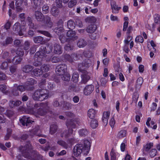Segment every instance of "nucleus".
Masks as SVG:
<instances>
[{
	"instance_id": "1",
	"label": "nucleus",
	"mask_w": 160,
	"mask_h": 160,
	"mask_svg": "<svg viewBox=\"0 0 160 160\" xmlns=\"http://www.w3.org/2000/svg\"><path fill=\"white\" fill-rule=\"evenodd\" d=\"M46 80L42 79L40 82L39 83V88L43 89H38L32 95L33 99L35 100L43 101L47 99L48 97V93L46 89H44L46 85Z\"/></svg>"
},
{
	"instance_id": "2",
	"label": "nucleus",
	"mask_w": 160,
	"mask_h": 160,
	"mask_svg": "<svg viewBox=\"0 0 160 160\" xmlns=\"http://www.w3.org/2000/svg\"><path fill=\"white\" fill-rule=\"evenodd\" d=\"M52 48L49 45L47 47L42 46L41 47L39 51L37 52L34 56V62L33 63L34 66L37 67L40 66L41 62L46 57L45 53H49L52 51Z\"/></svg>"
},
{
	"instance_id": "3",
	"label": "nucleus",
	"mask_w": 160,
	"mask_h": 160,
	"mask_svg": "<svg viewBox=\"0 0 160 160\" xmlns=\"http://www.w3.org/2000/svg\"><path fill=\"white\" fill-rule=\"evenodd\" d=\"M90 146V142L87 140H84L83 143L77 144L73 149L74 155L78 157L83 152L85 154H87L89 152Z\"/></svg>"
},
{
	"instance_id": "4",
	"label": "nucleus",
	"mask_w": 160,
	"mask_h": 160,
	"mask_svg": "<svg viewBox=\"0 0 160 160\" xmlns=\"http://www.w3.org/2000/svg\"><path fill=\"white\" fill-rule=\"evenodd\" d=\"M67 67L65 64L58 65L56 69V72L57 74L62 76L61 77L63 80L68 81L70 80V74L67 72Z\"/></svg>"
},
{
	"instance_id": "5",
	"label": "nucleus",
	"mask_w": 160,
	"mask_h": 160,
	"mask_svg": "<svg viewBox=\"0 0 160 160\" xmlns=\"http://www.w3.org/2000/svg\"><path fill=\"white\" fill-rule=\"evenodd\" d=\"M49 108L48 102L40 103L36 104L33 108V114L41 116H44L46 112V110Z\"/></svg>"
},
{
	"instance_id": "6",
	"label": "nucleus",
	"mask_w": 160,
	"mask_h": 160,
	"mask_svg": "<svg viewBox=\"0 0 160 160\" xmlns=\"http://www.w3.org/2000/svg\"><path fill=\"white\" fill-rule=\"evenodd\" d=\"M63 21L62 19L59 20L57 23L58 27L55 28L54 29L55 32L58 35L59 40L62 43L67 41V39L63 35Z\"/></svg>"
},
{
	"instance_id": "7",
	"label": "nucleus",
	"mask_w": 160,
	"mask_h": 160,
	"mask_svg": "<svg viewBox=\"0 0 160 160\" xmlns=\"http://www.w3.org/2000/svg\"><path fill=\"white\" fill-rule=\"evenodd\" d=\"M32 149V147L29 143L26 145L24 147L21 146L19 147L20 150L23 156L28 159L32 158L29 152Z\"/></svg>"
},
{
	"instance_id": "8",
	"label": "nucleus",
	"mask_w": 160,
	"mask_h": 160,
	"mask_svg": "<svg viewBox=\"0 0 160 160\" xmlns=\"http://www.w3.org/2000/svg\"><path fill=\"white\" fill-rule=\"evenodd\" d=\"M13 29L20 36H22L25 32L26 28L24 25L21 26L19 22H17L13 26Z\"/></svg>"
},
{
	"instance_id": "9",
	"label": "nucleus",
	"mask_w": 160,
	"mask_h": 160,
	"mask_svg": "<svg viewBox=\"0 0 160 160\" xmlns=\"http://www.w3.org/2000/svg\"><path fill=\"white\" fill-rule=\"evenodd\" d=\"M21 123L23 126H28L29 124L34 122L31 118L28 116H24L21 118L20 119Z\"/></svg>"
},
{
	"instance_id": "10",
	"label": "nucleus",
	"mask_w": 160,
	"mask_h": 160,
	"mask_svg": "<svg viewBox=\"0 0 160 160\" xmlns=\"http://www.w3.org/2000/svg\"><path fill=\"white\" fill-rule=\"evenodd\" d=\"M65 58L70 62H72L74 60H77L78 59L80 55L73 53L70 55L69 54H65L64 55Z\"/></svg>"
},
{
	"instance_id": "11",
	"label": "nucleus",
	"mask_w": 160,
	"mask_h": 160,
	"mask_svg": "<svg viewBox=\"0 0 160 160\" xmlns=\"http://www.w3.org/2000/svg\"><path fill=\"white\" fill-rule=\"evenodd\" d=\"M15 5L16 6V11L18 12H21L23 10V8L21 7L22 5V2H23L24 3L25 6L28 5L27 0H15Z\"/></svg>"
},
{
	"instance_id": "12",
	"label": "nucleus",
	"mask_w": 160,
	"mask_h": 160,
	"mask_svg": "<svg viewBox=\"0 0 160 160\" xmlns=\"http://www.w3.org/2000/svg\"><path fill=\"white\" fill-rule=\"evenodd\" d=\"M154 23L153 24L152 28H157V30L160 32V15L156 14L154 16Z\"/></svg>"
},
{
	"instance_id": "13",
	"label": "nucleus",
	"mask_w": 160,
	"mask_h": 160,
	"mask_svg": "<svg viewBox=\"0 0 160 160\" xmlns=\"http://www.w3.org/2000/svg\"><path fill=\"white\" fill-rule=\"evenodd\" d=\"M111 6L112 12L114 13H118L119 10L121 8V7H118L116 2L113 1H111Z\"/></svg>"
},
{
	"instance_id": "14",
	"label": "nucleus",
	"mask_w": 160,
	"mask_h": 160,
	"mask_svg": "<svg viewBox=\"0 0 160 160\" xmlns=\"http://www.w3.org/2000/svg\"><path fill=\"white\" fill-rule=\"evenodd\" d=\"M94 89V87L93 86L91 85H87L86 86L84 89V94L86 95H88L92 93Z\"/></svg>"
},
{
	"instance_id": "15",
	"label": "nucleus",
	"mask_w": 160,
	"mask_h": 160,
	"mask_svg": "<svg viewBox=\"0 0 160 160\" xmlns=\"http://www.w3.org/2000/svg\"><path fill=\"white\" fill-rule=\"evenodd\" d=\"M110 112H103L102 118V121L105 125H107L108 123V120L110 116Z\"/></svg>"
},
{
	"instance_id": "16",
	"label": "nucleus",
	"mask_w": 160,
	"mask_h": 160,
	"mask_svg": "<svg viewBox=\"0 0 160 160\" xmlns=\"http://www.w3.org/2000/svg\"><path fill=\"white\" fill-rule=\"evenodd\" d=\"M67 35L68 37L73 40L77 39L78 37L76 36V33L75 31L69 30L67 33Z\"/></svg>"
},
{
	"instance_id": "17",
	"label": "nucleus",
	"mask_w": 160,
	"mask_h": 160,
	"mask_svg": "<svg viewBox=\"0 0 160 160\" xmlns=\"http://www.w3.org/2000/svg\"><path fill=\"white\" fill-rule=\"evenodd\" d=\"M73 132L72 128H69L68 130H64L63 132L61 134L62 137H64L65 138H67L69 137L72 134Z\"/></svg>"
},
{
	"instance_id": "18",
	"label": "nucleus",
	"mask_w": 160,
	"mask_h": 160,
	"mask_svg": "<svg viewBox=\"0 0 160 160\" xmlns=\"http://www.w3.org/2000/svg\"><path fill=\"white\" fill-rule=\"evenodd\" d=\"M35 15L36 19L38 21L41 22L44 19V16L40 12L37 11L35 12Z\"/></svg>"
},
{
	"instance_id": "19",
	"label": "nucleus",
	"mask_w": 160,
	"mask_h": 160,
	"mask_svg": "<svg viewBox=\"0 0 160 160\" xmlns=\"http://www.w3.org/2000/svg\"><path fill=\"white\" fill-rule=\"evenodd\" d=\"M97 28L96 25L92 24L89 26L86 29V31L88 33H92L96 30Z\"/></svg>"
},
{
	"instance_id": "20",
	"label": "nucleus",
	"mask_w": 160,
	"mask_h": 160,
	"mask_svg": "<svg viewBox=\"0 0 160 160\" xmlns=\"http://www.w3.org/2000/svg\"><path fill=\"white\" fill-rule=\"evenodd\" d=\"M54 52L57 54H60L62 53V48L60 45L57 43L55 44Z\"/></svg>"
},
{
	"instance_id": "21",
	"label": "nucleus",
	"mask_w": 160,
	"mask_h": 160,
	"mask_svg": "<svg viewBox=\"0 0 160 160\" xmlns=\"http://www.w3.org/2000/svg\"><path fill=\"white\" fill-rule=\"evenodd\" d=\"M97 113V111L93 109H89L88 113V117L91 119L94 118Z\"/></svg>"
},
{
	"instance_id": "22",
	"label": "nucleus",
	"mask_w": 160,
	"mask_h": 160,
	"mask_svg": "<svg viewBox=\"0 0 160 160\" xmlns=\"http://www.w3.org/2000/svg\"><path fill=\"white\" fill-rule=\"evenodd\" d=\"M82 82L85 84L90 79L89 75L88 73H84L82 75Z\"/></svg>"
},
{
	"instance_id": "23",
	"label": "nucleus",
	"mask_w": 160,
	"mask_h": 160,
	"mask_svg": "<svg viewBox=\"0 0 160 160\" xmlns=\"http://www.w3.org/2000/svg\"><path fill=\"white\" fill-rule=\"evenodd\" d=\"M21 103L22 102L18 100L16 101H10L9 103V105L11 108H12L19 106Z\"/></svg>"
},
{
	"instance_id": "24",
	"label": "nucleus",
	"mask_w": 160,
	"mask_h": 160,
	"mask_svg": "<svg viewBox=\"0 0 160 160\" xmlns=\"http://www.w3.org/2000/svg\"><path fill=\"white\" fill-rule=\"evenodd\" d=\"M33 69V67L29 65H27L24 66L22 68L23 72L25 73H29Z\"/></svg>"
},
{
	"instance_id": "25",
	"label": "nucleus",
	"mask_w": 160,
	"mask_h": 160,
	"mask_svg": "<svg viewBox=\"0 0 160 160\" xmlns=\"http://www.w3.org/2000/svg\"><path fill=\"white\" fill-rule=\"evenodd\" d=\"M27 23L29 26V28H32L33 29H36L34 27V24L32 22V20L31 18L30 17H28V18Z\"/></svg>"
},
{
	"instance_id": "26",
	"label": "nucleus",
	"mask_w": 160,
	"mask_h": 160,
	"mask_svg": "<svg viewBox=\"0 0 160 160\" xmlns=\"http://www.w3.org/2000/svg\"><path fill=\"white\" fill-rule=\"evenodd\" d=\"M22 60V58L18 56H16L12 59V63L15 65L20 64Z\"/></svg>"
},
{
	"instance_id": "27",
	"label": "nucleus",
	"mask_w": 160,
	"mask_h": 160,
	"mask_svg": "<svg viewBox=\"0 0 160 160\" xmlns=\"http://www.w3.org/2000/svg\"><path fill=\"white\" fill-rule=\"evenodd\" d=\"M59 9L55 6H53L51 8V13L54 16H57L59 14Z\"/></svg>"
},
{
	"instance_id": "28",
	"label": "nucleus",
	"mask_w": 160,
	"mask_h": 160,
	"mask_svg": "<svg viewBox=\"0 0 160 160\" xmlns=\"http://www.w3.org/2000/svg\"><path fill=\"white\" fill-rule=\"evenodd\" d=\"M42 74L41 69L35 68L32 72V74L38 77L41 76Z\"/></svg>"
},
{
	"instance_id": "29",
	"label": "nucleus",
	"mask_w": 160,
	"mask_h": 160,
	"mask_svg": "<svg viewBox=\"0 0 160 160\" xmlns=\"http://www.w3.org/2000/svg\"><path fill=\"white\" fill-rule=\"evenodd\" d=\"M75 26V24L72 20H70L67 22V26L68 29H73L74 28Z\"/></svg>"
},
{
	"instance_id": "30",
	"label": "nucleus",
	"mask_w": 160,
	"mask_h": 160,
	"mask_svg": "<svg viewBox=\"0 0 160 160\" xmlns=\"http://www.w3.org/2000/svg\"><path fill=\"white\" fill-rule=\"evenodd\" d=\"M40 130L39 127L38 126H37L33 129L31 131V133L32 134L36 135L38 136H41V134L39 133Z\"/></svg>"
},
{
	"instance_id": "31",
	"label": "nucleus",
	"mask_w": 160,
	"mask_h": 160,
	"mask_svg": "<svg viewBox=\"0 0 160 160\" xmlns=\"http://www.w3.org/2000/svg\"><path fill=\"white\" fill-rule=\"evenodd\" d=\"M37 83V81L35 80L33 78H30L28 79L27 81L25 83L26 85L27 86L28 88L29 85H33L34 84Z\"/></svg>"
},
{
	"instance_id": "32",
	"label": "nucleus",
	"mask_w": 160,
	"mask_h": 160,
	"mask_svg": "<svg viewBox=\"0 0 160 160\" xmlns=\"http://www.w3.org/2000/svg\"><path fill=\"white\" fill-rule=\"evenodd\" d=\"M87 44V43L84 39H80L79 40L77 45L79 48H82L85 47Z\"/></svg>"
},
{
	"instance_id": "33",
	"label": "nucleus",
	"mask_w": 160,
	"mask_h": 160,
	"mask_svg": "<svg viewBox=\"0 0 160 160\" xmlns=\"http://www.w3.org/2000/svg\"><path fill=\"white\" fill-rule=\"evenodd\" d=\"M57 144L66 149L68 148L69 147L68 144L65 141L62 140H58L57 142Z\"/></svg>"
},
{
	"instance_id": "34",
	"label": "nucleus",
	"mask_w": 160,
	"mask_h": 160,
	"mask_svg": "<svg viewBox=\"0 0 160 160\" xmlns=\"http://www.w3.org/2000/svg\"><path fill=\"white\" fill-rule=\"evenodd\" d=\"M57 126L55 124L52 125L50 128V133L51 134L54 133L57 131Z\"/></svg>"
},
{
	"instance_id": "35",
	"label": "nucleus",
	"mask_w": 160,
	"mask_h": 160,
	"mask_svg": "<svg viewBox=\"0 0 160 160\" xmlns=\"http://www.w3.org/2000/svg\"><path fill=\"white\" fill-rule=\"evenodd\" d=\"M50 66L48 64H44L41 67L42 73L47 72L49 70Z\"/></svg>"
},
{
	"instance_id": "36",
	"label": "nucleus",
	"mask_w": 160,
	"mask_h": 160,
	"mask_svg": "<svg viewBox=\"0 0 160 160\" xmlns=\"http://www.w3.org/2000/svg\"><path fill=\"white\" fill-rule=\"evenodd\" d=\"M127 132L126 130H121L118 134V137L119 138H122L126 136Z\"/></svg>"
},
{
	"instance_id": "37",
	"label": "nucleus",
	"mask_w": 160,
	"mask_h": 160,
	"mask_svg": "<svg viewBox=\"0 0 160 160\" xmlns=\"http://www.w3.org/2000/svg\"><path fill=\"white\" fill-rule=\"evenodd\" d=\"M43 38L41 36H38L33 38V41L35 43H38L41 42L43 40Z\"/></svg>"
},
{
	"instance_id": "38",
	"label": "nucleus",
	"mask_w": 160,
	"mask_h": 160,
	"mask_svg": "<svg viewBox=\"0 0 160 160\" xmlns=\"http://www.w3.org/2000/svg\"><path fill=\"white\" fill-rule=\"evenodd\" d=\"M90 125L92 128H96L98 126V121L95 119L92 120L90 122Z\"/></svg>"
},
{
	"instance_id": "39",
	"label": "nucleus",
	"mask_w": 160,
	"mask_h": 160,
	"mask_svg": "<svg viewBox=\"0 0 160 160\" xmlns=\"http://www.w3.org/2000/svg\"><path fill=\"white\" fill-rule=\"evenodd\" d=\"M114 69L116 72L115 74L118 76L120 72L121 71V69L120 68V66L119 64H117L114 66Z\"/></svg>"
},
{
	"instance_id": "40",
	"label": "nucleus",
	"mask_w": 160,
	"mask_h": 160,
	"mask_svg": "<svg viewBox=\"0 0 160 160\" xmlns=\"http://www.w3.org/2000/svg\"><path fill=\"white\" fill-rule=\"evenodd\" d=\"M79 75L76 73H74L72 76V80L75 83H77L78 81Z\"/></svg>"
},
{
	"instance_id": "41",
	"label": "nucleus",
	"mask_w": 160,
	"mask_h": 160,
	"mask_svg": "<svg viewBox=\"0 0 160 160\" xmlns=\"http://www.w3.org/2000/svg\"><path fill=\"white\" fill-rule=\"evenodd\" d=\"M79 133L80 136L84 137L88 134V132L86 129H82L79 131Z\"/></svg>"
},
{
	"instance_id": "42",
	"label": "nucleus",
	"mask_w": 160,
	"mask_h": 160,
	"mask_svg": "<svg viewBox=\"0 0 160 160\" xmlns=\"http://www.w3.org/2000/svg\"><path fill=\"white\" fill-rule=\"evenodd\" d=\"M139 94L137 92H135L132 96V102L136 103L139 98Z\"/></svg>"
},
{
	"instance_id": "43",
	"label": "nucleus",
	"mask_w": 160,
	"mask_h": 160,
	"mask_svg": "<svg viewBox=\"0 0 160 160\" xmlns=\"http://www.w3.org/2000/svg\"><path fill=\"white\" fill-rule=\"evenodd\" d=\"M6 115L9 118H13L14 116V112L11 110H8L6 113Z\"/></svg>"
},
{
	"instance_id": "44",
	"label": "nucleus",
	"mask_w": 160,
	"mask_h": 160,
	"mask_svg": "<svg viewBox=\"0 0 160 160\" xmlns=\"http://www.w3.org/2000/svg\"><path fill=\"white\" fill-rule=\"evenodd\" d=\"M144 39L143 37L141 35L137 36L135 39V42H139L142 43L143 42Z\"/></svg>"
},
{
	"instance_id": "45",
	"label": "nucleus",
	"mask_w": 160,
	"mask_h": 160,
	"mask_svg": "<svg viewBox=\"0 0 160 160\" xmlns=\"http://www.w3.org/2000/svg\"><path fill=\"white\" fill-rule=\"evenodd\" d=\"M77 2V0H71L68 3V7L72 8L76 5Z\"/></svg>"
},
{
	"instance_id": "46",
	"label": "nucleus",
	"mask_w": 160,
	"mask_h": 160,
	"mask_svg": "<svg viewBox=\"0 0 160 160\" xmlns=\"http://www.w3.org/2000/svg\"><path fill=\"white\" fill-rule=\"evenodd\" d=\"M28 89V87H27V86L26 85H25V86L21 85H19L17 88V89H18V90L21 92H23L25 89Z\"/></svg>"
},
{
	"instance_id": "47",
	"label": "nucleus",
	"mask_w": 160,
	"mask_h": 160,
	"mask_svg": "<svg viewBox=\"0 0 160 160\" xmlns=\"http://www.w3.org/2000/svg\"><path fill=\"white\" fill-rule=\"evenodd\" d=\"M157 153L156 150L155 149H152L149 152L150 156L151 158H153L156 155Z\"/></svg>"
},
{
	"instance_id": "48",
	"label": "nucleus",
	"mask_w": 160,
	"mask_h": 160,
	"mask_svg": "<svg viewBox=\"0 0 160 160\" xmlns=\"http://www.w3.org/2000/svg\"><path fill=\"white\" fill-rule=\"evenodd\" d=\"M111 160H116V154L115 150L112 148L110 152Z\"/></svg>"
},
{
	"instance_id": "49",
	"label": "nucleus",
	"mask_w": 160,
	"mask_h": 160,
	"mask_svg": "<svg viewBox=\"0 0 160 160\" xmlns=\"http://www.w3.org/2000/svg\"><path fill=\"white\" fill-rule=\"evenodd\" d=\"M43 12L44 14L48 13L49 12V7L47 5H44L42 7Z\"/></svg>"
},
{
	"instance_id": "50",
	"label": "nucleus",
	"mask_w": 160,
	"mask_h": 160,
	"mask_svg": "<svg viewBox=\"0 0 160 160\" xmlns=\"http://www.w3.org/2000/svg\"><path fill=\"white\" fill-rule=\"evenodd\" d=\"M64 107L67 109H71L72 106V105L69 102H65L64 103Z\"/></svg>"
},
{
	"instance_id": "51",
	"label": "nucleus",
	"mask_w": 160,
	"mask_h": 160,
	"mask_svg": "<svg viewBox=\"0 0 160 160\" xmlns=\"http://www.w3.org/2000/svg\"><path fill=\"white\" fill-rule=\"evenodd\" d=\"M66 125L68 128H75L76 127L75 124L73 122H69L68 121L66 123Z\"/></svg>"
},
{
	"instance_id": "52",
	"label": "nucleus",
	"mask_w": 160,
	"mask_h": 160,
	"mask_svg": "<svg viewBox=\"0 0 160 160\" xmlns=\"http://www.w3.org/2000/svg\"><path fill=\"white\" fill-rule=\"evenodd\" d=\"M12 42V39L11 38L8 37L7 38L5 41V43H3V46H5L6 45L11 44Z\"/></svg>"
},
{
	"instance_id": "53",
	"label": "nucleus",
	"mask_w": 160,
	"mask_h": 160,
	"mask_svg": "<svg viewBox=\"0 0 160 160\" xmlns=\"http://www.w3.org/2000/svg\"><path fill=\"white\" fill-rule=\"evenodd\" d=\"M16 54L20 56H22L24 54V52L22 49L18 48L16 51Z\"/></svg>"
},
{
	"instance_id": "54",
	"label": "nucleus",
	"mask_w": 160,
	"mask_h": 160,
	"mask_svg": "<svg viewBox=\"0 0 160 160\" xmlns=\"http://www.w3.org/2000/svg\"><path fill=\"white\" fill-rule=\"evenodd\" d=\"M30 42L28 41H26L25 42L24 45V49L25 50L28 49L30 46Z\"/></svg>"
},
{
	"instance_id": "55",
	"label": "nucleus",
	"mask_w": 160,
	"mask_h": 160,
	"mask_svg": "<svg viewBox=\"0 0 160 160\" xmlns=\"http://www.w3.org/2000/svg\"><path fill=\"white\" fill-rule=\"evenodd\" d=\"M44 19L46 20V23L50 25L49 26L51 28L52 25V23L50 21L51 18L50 17L48 16H46L45 17H44Z\"/></svg>"
},
{
	"instance_id": "56",
	"label": "nucleus",
	"mask_w": 160,
	"mask_h": 160,
	"mask_svg": "<svg viewBox=\"0 0 160 160\" xmlns=\"http://www.w3.org/2000/svg\"><path fill=\"white\" fill-rule=\"evenodd\" d=\"M2 58L3 59H5L8 60V59L9 58V53L7 52H4L2 53Z\"/></svg>"
},
{
	"instance_id": "57",
	"label": "nucleus",
	"mask_w": 160,
	"mask_h": 160,
	"mask_svg": "<svg viewBox=\"0 0 160 160\" xmlns=\"http://www.w3.org/2000/svg\"><path fill=\"white\" fill-rule=\"evenodd\" d=\"M90 60L89 59H87L83 62L84 67L87 68L89 67L90 65Z\"/></svg>"
},
{
	"instance_id": "58",
	"label": "nucleus",
	"mask_w": 160,
	"mask_h": 160,
	"mask_svg": "<svg viewBox=\"0 0 160 160\" xmlns=\"http://www.w3.org/2000/svg\"><path fill=\"white\" fill-rule=\"evenodd\" d=\"M115 123V121L114 118L113 117H112L111 119L109 122V124L112 128H113L114 127Z\"/></svg>"
},
{
	"instance_id": "59",
	"label": "nucleus",
	"mask_w": 160,
	"mask_h": 160,
	"mask_svg": "<svg viewBox=\"0 0 160 160\" xmlns=\"http://www.w3.org/2000/svg\"><path fill=\"white\" fill-rule=\"evenodd\" d=\"M65 114L66 116L70 118H73L75 116L74 114L71 112H66Z\"/></svg>"
},
{
	"instance_id": "60",
	"label": "nucleus",
	"mask_w": 160,
	"mask_h": 160,
	"mask_svg": "<svg viewBox=\"0 0 160 160\" xmlns=\"http://www.w3.org/2000/svg\"><path fill=\"white\" fill-rule=\"evenodd\" d=\"M6 75L3 72H0V80H4L7 79Z\"/></svg>"
},
{
	"instance_id": "61",
	"label": "nucleus",
	"mask_w": 160,
	"mask_h": 160,
	"mask_svg": "<svg viewBox=\"0 0 160 160\" xmlns=\"http://www.w3.org/2000/svg\"><path fill=\"white\" fill-rule=\"evenodd\" d=\"M132 37H131L129 36L128 37L127 39H125L124 40V45H128L129 44V43L130 41L132 39Z\"/></svg>"
},
{
	"instance_id": "62",
	"label": "nucleus",
	"mask_w": 160,
	"mask_h": 160,
	"mask_svg": "<svg viewBox=\"0 0 160 160\" xmlns=\"http://www.w3.org/2000/svg\"><path fill=\"white\" fill-rule=\"evenodd\" d=\"M68 143V144L69 146H71L72 145L76 142V140L74 138H72L68 140L67 141Z\"/></svg>"
},
{
	"instance_id": "63",
	"label": "nucleus",
	"mask_w": 160,
	"mask_h": 160,
	"mask_svg": "<svg viewBox=\"0 0 160 160\" xmlns=\"http://www.w3.org/2000/svg\"><path fill=\"white\" fill-rule=\"evenodd\" d=\"M153 146L152 143H149L147 144L145 146V148L146 151H148Z\"/></svg>"
},
{
	"instance_id": "64",
	"label": "nucleus",
	"mask_w": 160,
	"mask_h": 160,
	"mask_svg": "<svg viewBox=\"0 0 160 160\" xmlns=\"http://www.w3.org/2000/svg\"><path fill=\"white\" fill-rule=\"evenodd\" d=\"M143 82V79L141 77H139L138 78L137 80V83L139 86H141Z\"/></svg>"
}]
</instances>
